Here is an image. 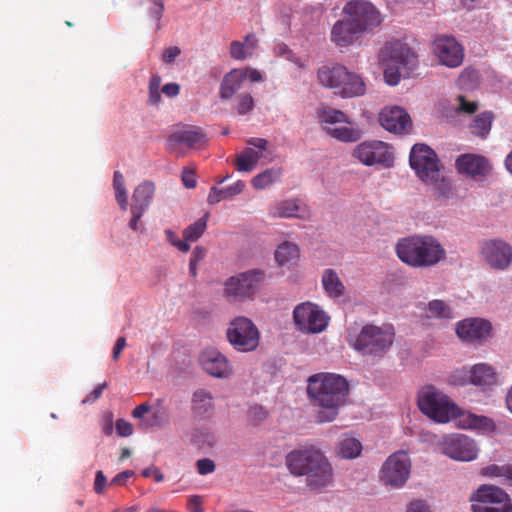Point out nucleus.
<instances>
[{"label": "nucleus", "mask_w": 512, "mask_h": 512, "mask_svg": "<svg viewBox=\"0 0 512 512\" xmlns=\"http://www.w3.org/2000/svg\"><path fill=\"white\" fill-rule=\"evenodd\" d=\"M107 483V478L102 471H97L94 481V490L97 494L103 493L105 489V485Z\"/></svg>", "instance_id": "e2e57ef3"}, {"label": "nucleus", "mask_w": 512, "mask_h": 512, "mask_svg": "<svg viewBox=\"0 0 512 512\" xmlns=\"http://www.w3.org/2000/svg\"><path fill=\"white\" fill-rule=\"evenodd\" d=\"M264 279V272L260 269H252L228 278L225 282V295L227 297L244 300L256 291Z\"/></svg>", "instance_id": "4468645a"}, {"label": "nucleus", "mask_w": 512, "mask_h": 512, "mask_svg": "<svg viewBox=\"0 0 512 512\" xmlns=\"http://www.w3.org/2000/svg\"><path fill=\"white\" fill-rule=\"evenodd\" d=\"M379 121L385 130L395 134L408 133L412 126L409 114L399 106L383 108Z\"/></svg>", "instance_id": "4be33fe9"}, {"label": "nucleus", "mask_w": 512, "mask_h": 512, "mask_svg": "<svg viewBox=\"0 0 512 512\" xmlns=\"http://www.w3.org/2000/svg\"><path fill=\"white\" fill-rule=\"evenodd\" d=\"M472 366L454 370L449 376V382L455 386L472 385Z\"/></svg>", "instance_id": "a18cd8bd"}, {"label": "nucleus", "mask_w": 512, "mask_h": 512, "mask_svg": "<svg viewBox=\"0 0 512 512\" xmlns=\"http://www.w3.org/2000/svg\"><path fill=\"white\" fill-rule=\"evenodd\" d=\"M269 216L281 219L297 218L306 221L310 219L311 211L299 198H287L273 201L269 205Z\"/></svg>", "instance_id": "6ab92c4d"}, {"label": "nucleus", "mask_w": 512, "mask_h": 512, "mask_svg": "<svg viewBox=\"0 0 512 512\" xmlns=\"http://www.w3.org/2000/svg\"><path fill=\"white\" fill-rule=\"evenodd\" d=\"M362 449V443L359 439L350 435H343L335 446V453L341 459H355L360 456Z\"/></svg>", "instance_id": "f704fd0d"}, {"label": "nucleus", "mask_w": 512, "mask_h": 512, "mask_svg": "<svg viewBox=\"0 0 512 512\" xmlns=\"http://www.w3.org/2000/svg\"><path fill=\"white\" fill-rule=\"evenodd\" d=\"M343 13L363 33L382 22L380 12L367 0H351L343 7Z\"/></svg>", "instance_id": "ddd939ff"}, {"label": "nucleus", "mask_w": 512, "mask_h": 512, "mask_svg": "<svg viewBox=\"0 0 512 512\" xmlns=\"http://www.w3.org/2000/svg\"><path fill=\"white\" fill-rule=\"evenodd\" d=\"M480 255L485 263L495 270H505L512 263V246L499 238L482 242Z\"/></svg>", "instance_id": "f3484780"}, {"label": "nucleus", "mask_w": 512, "mask_h": 512, "mask_svg": "<svg viewBox=\"0 0 512 512\" xmlns=\"http://www.w3.org/2000/svg\"><path fill=\"white\" fill-rule=\"evenodd\" d=\"M286 465L291 474L305 476L312 490H320L332 484L333 468L324 453L313 445L292 450L286 456Z\"/></svg>", "instance_id": "7ed1b4c3"}, {"label": "nucleus", "mask_w": 512, "mask_h": 512, "mask_svg": "<svg viewBox=\"0 0 512 512\" xmlns=\"http://www.w3.org/2000/svg\"><path fill=\"white\" fill-rule=\"evenodd\" d=\"M471 506H496L510 502L509 495L500 487L483 484L470 496Z\"/></svg>", "instance_id": "393cba45"}, {"label": "nucleus", "mask_w": 512, "mask_h": 512, "mask_svg": "<svg viewBox=\"0 0 512 512\" xmlns=\"http://www.w3.org/2000/svg\"><path fill=\"white\" fill-rule=\"evenodd\" d=\"M321 285L324 293L331 299H338L345 295L346 287L338 273L331 268L325 269L321 275Z\"/></svg>", "instance_id": "7c9ffc66"}, {"label": "nucleus", "mask_w": 512, "mask_h": 512, "mask_svg": "<svg viewBox=\"0 0 512 512\" xmlns=\"http://www.w3.org/2000/svg\"><path fill=\"white\" fill-rule=\"evenodd\" d=\"M420 411L437 423H447L452 419L460 429H473L482 433L496 430L494 421L484 415L462 411L448 396L433 386L424 387L418 396Z\"/></svg>", "instance_id": "f257e3e1"}, {"label": "nucleus", "mask_w": 512, "mask_h": 512, "mask_svg": "<svg viewBox=\"0 0 512 512\" xmlns=\"http://www.w3.org/2000/svg\"><path fill=\"white\" fill-rule=\"evenodd\" d=\"M261 73L253 68H236L229 71L223 77L219 96L223 100H230L240 89L245 87L247 82L257 83L262 81Z\"/></svg>", "instance_id": "dca6fc26"}, {"label": "nucleus", "mask_w": 512, "mask_h": 512, "mask_svg": "<svg viewBox=\"0 0 512 512\" xmlns=\"http://www.w3.org/2000/svg\"><path fill=\"white\" fill-rule=\"evenodd\" d=\"M113 189L115 192L116 201L121 210L126 211L128 207V196L125 187V180L119 171L114 172L113 176Z\"/></svg>", "instance_id": "37998d69"}, {"label": "nucleus", "mask_w": 512, "mask_h": 512, "mask_svg": "<svg viewBox=\"0 0 512 512\" xmlns=\"http://www.w3.org/2000/svg\"><path fill=\"white\" fill-rule=\"evenodd\" d=\"M116 432L121 437H128L133 433V426L124 419H118L116 421Z\"/></svg>", "instance_id": "13d9d810"}, {"label": "nucleus", "mask_w": 512, "mask_h": 512, "mask_svg": "<svg viewBox=\"0 0 512 512\" xmlns=\"http://www.w3.org/2000/svg\"><path fill=\"white\" fill-rule=\"evenodd\" d=\"M245 187L246 184L242 180H238L225 188L212 186L207 197V202L214 205L223 200L232 199L234 196L241 194Z\"/></svg>", "instance_id": "e433bc0d"}, {"label": "nucleus", "mask_w": 512, "mask_h": 512, "mask_svg": "<svg viewBox=\"0 0 512 512\" xmlns=\"http://www.w3.org/2000/svg\"><path fill=\"white\" fill-rule=\"evenodd\" d=\"M193 439L195 441V443L199 446V447H212L214 446L215 444V437H214V434L208 430H197L194 435H193Z\"/></svg>", "instance_id": "8fccbe9b"}, {"label": "nucleus", "mask_w": 512, "mask_h": 512, "mask_svg": "<svg viewBox=\"0 0 512 512\" xmlns=\"http://www.w3.org/2000/svg\"><path fill=\"white\" fill-rule=\"evenodd\" d=\"M208 214L199 218L183 230V240L190 244L196 242L204 234L207 228Z\"/></svg>", "instance_id": "a19ab883"}, {"label": "nucleus", "mask_w": 512, "mask_h": 512, "mask_svg": "<svg viewBox=\"0 0 512 512\" xmlns=\"http://www.w3.org/2000/svg\"><path fill=\"white\" fill-rule=\"evenodd\" d=\"M229 344L238 352H252L260 343V332L253 321L245 316L235 317L226 330Z\"/></svg>", "instance_id": "6e6552de"}, {"label": "nucleus", "mask_w": 512, "mask_h": 512, "mask_svg": "<svg viewBox=\"0 0 512 512\" xmlns=\"http://www.w3.org/2000/svg\"><path fill=\"white\" fill-rule=\"evenodd\" d=\"M182 181L186 188H194L196 186L195 174L192 170L184 169L182 172Z\"/></svg>", "instance_id": "69168bd1"}, {"label": "nucleus", "mask_w": 512, "mask_h": 512, "mask_svg": "<svg viewBox=\"0 0 512 512\" xmlns=\"http://www.w3.org/2000/svg\"><path fill=\"white\" fill-rule=\"evenodd\" d=\"M180 92V86L177 83H168L165 84L160 91V94L163 93L165 96L169 98L176 97Z\"/></svg>", "instance_id": "0e129e2a"}, {"label": "nucleus", "mask_w": 512, "mask_h": 512, "mask_svg": "<svg viewBox=\"0 0 512 512\" xmlns=\"http://www.w3.org/2000/svg\"><path fill=\"white\" fill-rule=\"evenodd\" d=\"M134 475L132 470H125L118 473L110 482L111 485L123 486Z\"/></svg>", "instance_id": "052dcab7"}, {"label": "nucleus", "mask_w": 512, "mask_h": 512, "mask_svg": "<svg viewBox=\"0 0 512 512\" xmlns=\"http://www.w3.org/2000/svg\"><path fill=\"white\" fill-rule=\"evenodd\" d=\"M167 241L177 248L179 251L186 253L190 250V244L186 243L183 239H179L174 231L166 229L164 231Z\"/></svg>", "instance_id": "3c124183"}, {"label": "nucleus", "mask_w": 512, "mask_h": 512, "mask_svg": "<svg viewBox=\"0 0 512 512\" xmlns=\"http://www.w3.org/2000/svg\"><path fill=\"white\" fill-rule=\"evenodd\" d=\"M472 512H512V502L496 504V506H471Z\"/></svg>", "instance_id": "864d4df0"}, {"label": "nucleus", "mask_w": 512, "mask_h": 512, "mask_svg": "<svg viewBox=\"0 0 512 512\" xmlns=\"http://www.w3.org/2000/svg\"><path fill=\"white\" fill-rule=\"evenodd\" d=\"M307 394L312 405L317 408L316 420L319 423L336 419L348 395L347 380L335 373L320 372L307 379Z\"/></svg>", "instance_id": "f03ea898"}, {"label": "nucleus", "mask_w": 512, "mask_h": 512, "mask_svg": "<svg viewBox=\"0 0 512 512\" xmlns=\"http://www.w3.org/2000/svg\"><path fill=\"white\" fill-rule=\"evenodd\" d=\"M410 166L425 183L436 184L443 180L435 152L425 144H415L410 152Z\"/></svg>", "instance_id": "9b49d317"}, {"label": "nucleus", "mask_w": 512, "mask_h": 512, "mask_svg": "<svg viewBox=\"0 0 512 512\" xmlns=\"http://www.w3.org/2000/svg\"><path fill=\"white\" fill-rule=\"evenodd\" d=\"M491 324L482 318H467L456 324L457 336L466 342H476L487 338L491 332Z\"/></svg>", "instance_id": "5701e85b"}, {"label": "nucleus", "mask_w": 512, "mask_h": 512, "mask_svg": "<svg viewBox=\"0 0 512 512\" xmlns=\"http://www.w3.org/2000/svg\"><path fill=\"white\" fill-rule=\"evenodd\" d=\"M181 54V49L178 46H170L163 50L162 61L167 64H173L176 58Z\"/></svg>", "instance_id": "6e6d98bb"}, {"label": "nucleus", "mask_w": 512, "mask_h": 512, "mask_svg": "<svg viewBox=\"0 0 512 512\" xmlns=\"http://www.w3.org/2000/svg\"><path fill=\"white\" fill-rule=\"evenodd\" d=\"M494 114L491 111H483L475 115L468 124L469 132L482 139L489 135L494 121Z\"/></svg>", "instance_id": "4c0bfd02"}, {"label": "nucleus", "mask_w": 512, "mask_h": 512, "mask_svg": "<svg viewBox=\"0 0 512 512\" xmlns=\"http://www.w3.org/2000/svg\"><path fill=\"white\" fill-rule=\"evenodd\" d=\"M197 471L200 475H207L215 470V463L209 458H203L196 462Z\"/></svg>", "instance_id": "4d7b16f0"}, {"label": "nucleus", "mask_w": 512, "mask_h": 512, "mask_svg": "<svg viewBox=\"0 0 512 512\" xmlns=\"http://www.w3.org/2000/svg\"><path fill=\"white\" fill-rule=\"evenodd\" d=\"M405 512H432V510L425 500L414 499L408 503Z\"/></svg>", "instance_id": "5fc2aeb1"}, {"label": "nucleus", "mask_w": 512, "mask_h": 512, "mask_svg": "<svg viewBox=\"0 0 512 512\" xmlns=\"http://www.w3.org/2000/svg\"><path fill=\"white\" fill-rule=\"evenodd\" d=\"M453 107L458 114H474L478 110V103L459 95L456 97Z\"/></svg>", "instance_id": "49530a36"}, {"label": "nucleus", "mask_w": 512, "mask_h": 512, "mask_svg": "<svg viewBox=\"0 0 512 512\" xmlns=\"http://www.w3.org/2000/svg\"><path fill=\"white\" fill-rule=\"evenodd\" d=\"M214 396L213 394L200 388L193 392L191 397V411L198 419H208L212 416L214 411Z\"/></svg>", "instance_id": "bb28decb"}, {"label": "nucleus", "mask_w": 512, "mask_h": 512, "mask_svg": "<svg viewBox=\"0 0 512 512\" xmlns=\"http://www.w3.org/2000/svg\"><path fill=\"white\" fill-rule=\"evenodd\" d=\"M394 328L391 325H364L356 335H349V344L363 355L382 357L394 341Z\"/></svg>", "instance_id": "423d86ee"}, {"label": "nucleus", "mask_w": 512, "mask_h": 512, "mask_svg": "<svg viewBox=\"0 0 512 512\" xmlns=\"http://www.w3.org/2000/svg\"><path fill=\"white\" fill-rule=\"evenodd\" d=\"M162 79L159 75L153 74L149 81V103L158 105L161 102L160 86Z\"/></svg>", "instance_id": "de8ad7c7"}, {"label": "nucleus", "mask_w": 512, "mask_h": 512, "mask_svg": "<svg viewBox=\"0 0 512 512\" xmlns=\"http://www.w3.org/2000/svg\"><path fill=\"white\" fill-rule=\"evenodd\" d=\"M258 46V39L254 34H247L243 41H233L230 45V56L235 60H244L253 56Z\"/></svg>", "instance_id": "72a5a7b5"}, {"label": "nucleus", "mask_w": 512, "mask_h": 512, "mask_svg": "<svg viewBox=\"0 0 512 512\" xmlns=\"http://www.w3.org/2000/svg\"><path fill=\"white\" fill-rule=\"evenodd\" d=\"M456 167L462 174L469 175L475 179L486 177L491 171L489 161L482 155L466 153L458 156Z\"/></svg>", "instance_id": "b1692460"}, {"label": "nucleus", "mask_w": 512, "mask_h": 512, "mask_svg": "<svg viewBox=\"0 0 512 512\" xmlns=\"http://www.w3.org/2000/svg\"><path fill=\"white\" fill-rule=\"evenodd\" d=\"M131 219L128 223V226L133 231L142 234L145 231V225L141 222V218L144 215V212H141L136 209L130 208Z\"/></svg>", "instance_id": "603ef678"}, {"label": "nucleus", "mask_w": 512, "mask_h": 512, "mask_svg": "<svg viewBox=\"0 0 512 512\" xmlns=\"http://www.w3.org/2000/svg\"><path fill=\"white\" fill-rule=\"evenodd\" d=\"M107 387V383L103 382L97 385L93 391L83 399V403H93L96 401L103 393V390Z\"/></svg>", "instance_id": "680f3d73"}, {"label": "nucleus", "mask_w": 512, "mask_h": 512, "mask_svg": "<svg viewBox=\"0 0 512 512\" xmlns=\"http://www.w3.org/2000/svg\"><path fill=\"white\" fill-rule=\"evenodd\" d=\"M480 473L482 476L487 478H503L506 482L512 485V465L510 464H491L483 467Z\"/></svg>", "instance_id": "79ce46f5"}, {"label": "nucleus", "mask_w": 512, "mask_h": 512, "mask_svg": "<svg viewBox=\"0 0 512 512\" xmlns=\"http://www.w3.org/2000/svg\"><path fill=\"white\" fill-rule=\"evenodd\" d=\"M379 62L384 71V80L390 86H396L403 73H409L416 66V55L401 41L385 44L379 53Z\"/></svg>", "instance_id": "39448f33"}, {"label": "nucleus", "mask_w": 512, "mask_h": 512, "mask_svg": "<svg viewBox=\"0 0 512 512\" xmlns=\"http://www.w3.org/2000/svg\"><path fill=\"white\" fill-rule=\"evenodd\" d=\"M398 258L413 268L431 267L445 260L446 250L431 235H413L398 240L395 246Z\"/></svg>", "instance_id": "20e7f679"}, {"label": "nucleus", "mask_w": 512, "mask_h": 512, "mask_svg": "<svg viewBox=\"0 0 512 512\" xmlns=\"http://www.w3.org/2000/svg\"><path fill=\"white\" fill-rule=\"evenodd\" d=\"M352 157L367 167L390 168L395 160L392 146L380 140H365L358 143L353 148Z\"/></svg>", "instance_id": "1a4fd4ad"}, {"label": "nucleus", "mask_w": 512, "mask_h": 512, "mask_svg": "<svg viewBox=\"0 0 512 512\" xmlns=\"http://www.w3.org/2000/svg\"><path fill=\"white\" fill-rule=\"evenodd\" d=\"M293 320L302 333L318 334L327 328L330 317L319 305L307 301L295 306Z\"/></svg>", "instance_id": "f8f14e48"}, {"label": "nucleus", "mask_w": 512, "mask_h": 512, "mask_svg": "<svg viewBox=\"0 0 512 512\" xmlns=\"http://www.w3.org/2000/svg\"><path fill=\"white\" fill-rule=\"evenodd\" d=\"M426 316L436 319H452L454 318L451 307L443 300L435 299L427 304Z\"/></svg>", "instance_id": "ea45409f"}, {"label": "nucleus", "mask_w": 512, "mask_h": 512, "mask_svg": "<svg viewBox=\"0 0 512 512\" xmlns=\"http://www.w3.org/2000/svg\"><path fill=\"white\" fill-rule=\"evenodd\" d=\"M248 147L237 155L235 160L239 172H250L257 166L258 161L264 157L269 142L264 138H250L247 141Z\"/></svg>", "instance_id": "412c9836"}, {"label": "nucleus", "mask_w": 512, "mask_h": 512, "mask_svg": "<svg viewBox=\"0 0 512 512\" xmlns=\"http://www.w3.org/2000/svg\"><path fill=\"white\" fill-rule=\"evenodd\" d=\"M347 17L338 20L331 30V41L339 47L352 45L362 34Z\"/></svg>", "instance_id": "a878e982"}, {"label": "nucleus", "mask_w": 512, "mask_h": 512, "mask_svg": "<svg viewBox=\"0 0 512 512\" xmlns=\"http://www.w3.org/2000/svg\"><path fill=\"white\" fill-rule=\"evenodd\" d=\"M433 51L439 63L449 68H456L463 62V47L454 37H437L433 42Z\"/></svg>", "instance_id": "a211bd4d"}, {"label": "nucleus", "mask_w": 512, "mask_h": 512, "mask_svg": "<svg viewBox=\"0 0 512 512\" xmlns=\"http://www.w3.org/2000/svg\"><path fill=\"white\" fill-rule=\"evenodd\" d=\"M320 123L325 131L333 138L342 142H355L362 136V131L354 125L342 111L321 107L317 110Z\"/></svg>", "instance_id": "0eeeda50"}, {"label": "nucleus", "mask_w": 512, "mask_h": 512, "mask_svg": "<svg viewBox=\"0 0 512 512\" xmlns=\"http://www.w3.org/2000/svg\"><path fill=\"white\" fill-rule=\"evenodd\" d=\"M283 170L280 167H272L255 175L251 180V185L256 190L266 189L280 181Z\"/></svg>", "instance_id": "58836bf2"}, {"label": "nucleus", "mask_w": 512, "mask_h": 512, "mask_svg": "<svg viewBox=\"0 0 512 512\" xmlns=\"http://www.w3.org/2000/svg\"><path fill=\"white\" fill-rule=\"evenodd\" d=\"M199 362L203 370L215 378L226 379L233 374V368L228 358L215 348L204 349Z\"/></svg>", "instance_id": "aec40b11"}, {"label": "nucleus", "mask_w": 512, "mask_h": 512, "mask_svg": "<svg viewBox=\"0 0 512 512\" xmlns=\"http://www.w3.org/2000/svg\"><path fill=\"white\" fill-rule=\"evenodd\" d=\"M347 70L346 67L339 64L323 65L317 71V79L323 87L336 92L338 87H340L341 80L347 77Z\"/></svg>", "instance_id": "c85d7f7f"}, {"label": "nucleus", "mask_w": 512, "mask_h": 512, "mask_svg": "<svg viewBox=\"0 0 512 512\" xmlns=\"http://www.w3.org/2000/svg\"><path fill=\"white\" fill-rule=\"evenodd\" d=\"M206 255V249L202 246H196L191 254L190 261L195 264H199Z\"/></svg>", "instance_id": "774afa93"}, {"label": "nucleus", "mask_w": 512, "mask_h": 512, "mask_svg": "<svg viewBox=\"0 0 512 512\" xmlns=\"http://www.w3.org/2000/svg\"><path fill=\"white\" fill-rule=\"evenodd\" d=\"M441 451L451 459L469 462L477 458L479 449L476 442L468 436L452 434L443 437Z\"/></svg>", "instance_id": "2eb2a0df"}, {"label": "nucleus", "mask_w": 512, "mask_h": 512, "mask_svg": "<svg viewBox=\"0 0 512 512\" xmlns=\"http://www.w3.org/2000/svg\"><path fill=\"white\" fill-rule=\"evenodd\" d=\"M254 108V98L250 93H244L237 97L235 110L239 115H246Z\"/></svg>", "instance_id": "09e8293b"}, {"label": "nucleus", "mask_w": 512, "mask_h": 512, "mask_svg": "<svg viewBox=\"0 0 512 512\" xmlns=\"http://www.w3.org/2000/svg\"><path fill=\"white\" fill-rule=\"evenodd\" d=\"M300 256V250L297 244L284 241L275 250L274 258L278 266L291 268L294 266Z\"/></svg>", "instance_id": "473e14b6"}, {"label": "nucleus", "mask_w": 512, "mask_h": 512, "mask_svg": "<svg viewBox=\"0 0 512 512\" xmlns=\"http://www.w3.org/2000/svg\"><path fill=\"white\" fill-rule=\"evenodd\" d=\"M155 195V185L151 181L140 183L133 191L131 208L146 212Z\"/></svg>", "instance_id": "2f4dec72"}, {"label": "nucleus", "mask_w": 512, "mask_h": 512, "mask_svg": "<svg viewBox=\"0 0 512 512\" xmlns=\"http://www.w3.org/2000/svg\"><path fill=\"white\" fill-rule=\"evenodd\" d=\"M471 376L472 385L479 387L482 391L490 390L499 383L497 372L487 363L473 365Z\"/></svg>", "instance_id": "cd10ccee"}, {"label": "nucleus", "mask_w": 512, "mask_h": 512, "mask_svg": "<svg viewBox=\"0 0 512 512\" xmlns=\"http://www.w3.org/2000/svg\"><path fill=\"white\" fill-rule=\"evenodd\" d=\"M366 86L359 74L347 70V77L340 82L336 93L343 98L359 97L365 94Z\"/></svg>", "instance_id": "c756f323"}, {"label": "nucleus", "mask_w": 512, "mask_h": 512, "mask_svg": "<svg viewBox=\"0 0 512 512\" xmlns=\"http://www.w3.org/2000/svg\"><path fill=\"white\" fill-rule=\"evenodd\" d=\"M162 400H158V406L152 411L151 419L149 421L144 420L142 422V426L144 427H152V426H164L169 423V414L168 411L162 407Z\"/></svg>", "instance_id": "c03bdc74"}, {"label": "nucleus", "mask_w": 512, "mask_h": 512, "mask_svg": "<svg viewBox=\"0 0 512 512\" xmlns=\"http://www.w3.org/2000/svg\"><path fill=\"white\" fill-rule=\"evenodd\" d=\"M149 1L151 2L150 15L152 18L159 21L162 16L163 10H164L163 2H162V0H149Z\"/></svg>", "instance_id": "bf43d9fd"}, {"label": "nucleus", "mask_w": 512, "mask_h": 512, "mask_svg": "<svg viewBox=\"0 0 512 512\" xmlns=\"http://www.w3.org/2000/svg\"><path fill=\"white\" fill-rule=\"evenodd\" d=\"M411 473V460L407 452L399 450L387 457L379 471V480L389 489H401Z\"/></svg>", "instance_id": "9d476101"}, {"label": "nucleus", "mask_w": 512, "mask_h": 512, "mask_svg": "<svg viewBox=\"0 0 512 512\" xmlns=\"http://www.w3.org/2000/svg\"><path fill=\"white\" fill-rule=\"evenodd\" d=\"M188 509L191 512H202V498L198 495H192L188 499Z\"/></svg>", "instance_id": "338daca9"}, {"label": "nucleus", "mask_w": 512, "mask_h": 512, "mask_svg": "<svg viewBox=\"0 0 512 512\" xmlns=\"http://www.w3.org/2000/svg\"><path fill=\"white\" fill-rule=\"evenodd\" d=\"M170 139L177 143L185 144L190 148L201 147L207 141L206 135L198 127L177 131L171 135Z\"/></svg>", "instance_id": "c9c22d12"}]
</instances>
